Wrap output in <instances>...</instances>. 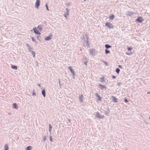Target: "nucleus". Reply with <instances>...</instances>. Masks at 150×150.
<instances>
[{"label": "nucleus", "mask_w": 150, "mask_h": 150, "mask_svg": "<svg viewBox=\"0 0 150 150\" xmlns=\"http://www.w3.org/2000/svg\"><path fill=\"white\" fill-rule=\"evenodd\" d=\"M149 119H150V117H149Z\"/></svg>", "instance_id": "nucleus-38"}, {"label": "nucleus", "mask_w": 150, "mask_h": 150, "mask_svg": "<svg viewBox=\"0 0 150 150\" xmlns=\"http://www.w3.org/2000/svg\"><path fill=\"white\" fill-rule=\"evenodd\" d=\"M38 29H39V30L41 31L42 29V28L40 26H38Z\"/></svg>", "instance_id": "nucleus-24"}, {"label": "nucleus", "mask_w": 150, "mask_h": 150, "mask_svg": "<svg viewBox=\"0 0 150 150\" xmlns=\"http://www.w3.org/2000/svg\"><path fill=\"white\" fill-rule=\"evenodd\" d=\"M114 17V16L113 15H112L109 17V18L110 19L113 20Z\"/></svg>", "instance_id": "nucleus-12"}, {"label": "nucleus", "mask_w": 150, "mask_h": 150, "mask_svg": "<svg viewBox=\"0 0 150 150\" xmlns=\"http://www.w3.org/2000/svg\"><path fill=\"white\" fill-rule=\"evenodd\" d=\"M96 117L97 118L101 119L103 118L104 117V116H100V114L98 112L96 113Z\"/></svg>", "instance_id": "nucleus-4"}, {"label": "nucleus", "mask_w": 150, "mask_h": 150, "mask_svg": "<svg viewBox=\"0 0 150 150\" xmlns=\"http://www.w3.org/2000/svg\"><path fill=\"white\" fill-rule=\"evenodd\" d=\"M40 0H37L35 3V7L37 8H38L39 6L40 5Z\"/></svg>", "instance_id": "nucleus-3"}, {"label": "nucleus", "mask_w": 150, "mask_h": 150, "mask_svg": "<svg viewBox=\"0 0 150 150\" xmlns=\"http://www.w3.org/2000/svg\"><path fill=\"white\" fill-rule=\"evenodd\" d=\"M65 16L66 18H67V16H66V15H65Z\"/></svg>", "instance_id": "nucleus-36"}, {"label": "nucleus", "mask_w": 150, "mask_h": 150, "mask_svg": "<svg viewBox=\"0 0 150 150\" xmlns=\"http://www.w3.org/2000/svg\"><path fill=\"white\" fill-rule=\"evenodd\" d=\"M147 93V94H149V93L150 94V93L149 92H148Z\"/></svg>", "instance_id": "nucleus-34"}, {"label": "nucleus", "mask_w": 150, "mask_h": 150, "mask_svg": "<svg viewBox=\"0 0 150 150\" xmlns=\"http://www.w3.org/2000/svg\"><path fill=\"white\" fill-rule=\"evenodd\" d=\"M42 94L44 97H45V91L43 90L42 91Z\"/></svg>", "instance_id": "nucleus-17"}, {"label": "nucleus", "mask_w": 150, "mask_h": 150, "mask_svg": "<svg viewBox=\"0 0 150 150\" xmlns=\"http://www.w3.org/2000/svg\"><path fill=\"white\" fill-rule=\"evenodd\" d=\"M105 25L109 28H113V26L112 24L109 23H106Z\"/></svg>", "instance_id": "nucleus-2"}, {"label": "nucleus", "mask_w": 150, "mask_h": 150, "mask_svg": "<svg viewBox=\"0 0 150 150\" xmlns=\"http://www.w3.org/2000/svg\"><path fill=\"white\" fill-rule=\"evenodd\" d=\"M33 95H35V93H33Z\"/></svg>", "instance_id": "nucleus-31"}, {"label": "nucleus", "mask_w": 150, "mask_h": 150, "mask_svg": "<svg viewBox=\"0 0 150 150\" xmlns=\"http://www.w3.org/2000/svg\"><path fill=\"white\" fill-rule=\"evenodd\" d=\"M136 21H138L139 23H142L144 21V19L142 17H138L136 19Z\"/></svg>", "instance_id": "nucleus-1"}, {"label": "nucleus", "mask_w": 150, "mask_h": 150, "mask_svg": "<svg viewBox=\"0 0 150 150\" xmlns=\"http://www.w3.org/2000/svg\"><path fill=\"white\" fill-rule=\"evenodd\" d=\"M11 67L13 69H14L15 70L17 69V67L16 66L12 65L11 66Z\"/></svg>", "instance_id": "nucleus-9"}, {"label": "nucleus", "mask_w": 150, "mask_h": 150, "mask_svg": "<svg viewBox=\"0 0 150 150\" xmlns=\"http://www.w3.org/2000/svg\"><path fill=\"white\" fill-rule=\"evenodd\" d=\"M32 54L33 55V57H34L35 56V53L34 52L32 51Z\"/></svg>", "instance_id": "nucleus-23"}, {"label": "nucleus", "mask_w": 150, "mask_h": 150, "mask_svg": "<svg viewBox=\"0 0 150 150\" xmlns=\"http://www.w3.org/2000/svg\"><path fill=\"white\" fill-rule=\"evenodd\" d=\"M99 86L101 89H103V88H105L104 86L102 85L101 84H100L99 85Z\"/></svg>", "instance_id": "nucleus-18"}, {"label": "nucleus", "mask_w": 150, "mask_h": 150, "mask_svg": "<svg viewBox=\"0 0 150 150\" xmlns=\"http://www.w3.org/2000/svg\"><path fill=\"white\" fill-rule=\"evenodd\" d=\"M95 95L96 97H97L98 98V100L100 101H101V98L100 96L98 95L97 93H96L95 94Z\"/></svg>", "instance_id": "nucleus-7"}, {"label": "nucleus", "mask_w": 150, "mask_h": 150, "mask_svg": "<svg viewBox=\"0 0 150 150\" xmlns=\"http://www.w3.org/2000/svg\"><path fill=\"white\" fill-rule=\"evenodd\" d=\"M118 67H119L120 68H122V66H121V65H119V66H118Z\"/></svg>", "instance_id": "nucleus-29"}, {"label": "nucleus", "mask_w": 150, "mask_h": 150, "mask_svg": "<svg viewBox=\"0 0 150 150\" xmlns=\"http://www.w3.org/2000/svg\"><path fill=\"white\" fill-rule=\"evenodd\" d=\"M52 35L51 34L49 36L46 37L45 38V40H51L52 38Z\"/></svg>", "instance_id": "nucleus-5"}, {"label": "nucleus", "mask_w": 150, "mask_h": 150, "mask_svg": "<svg viewBox=\"0 0 150 150\" xmlns=\"http://www.w3.org/2000/svg\"><path fill=\"white\" fill-rule=\"evenodd\" d=\"M32 40H33V41H35L34 39L33 38H32Z\"/></svg>", "instance_id": "nucleus-30"}, {"label": "nucleus", "mask_w": 150, "mask_h": 150, "mask_svg": "<svg viewBox=\"0 0 150 150\" xmlns=\"http://www.w3.org/2000/svg\"><path fill=\"white\" fill-rule=\"evenodd\" d=\"M13 107L16 109H17L18 107V106L17 105V104L16 103H13Z\"/></svg>", "instance_id": "nucleus-13"}, {"label": "nucleus", "mask_w": 150, "mask_h": 150, "mask_svg": "<svg viewBox=\"0 0 150 150\" xmlns=\"http://www.w3.org/2000/svg\"><path fill=\"white\" fill-rule=\"evenodd\" d=\"M46 8H47V10L48 11H49V8H48V7L47 4H46Z\"/></svg>", "instance_id": "nucleus-25"}, {"label": "nucleus", "mask_w": 150, "mask_h": 150, "mask_svg": "<svg viewBox=\"0 0 150 150\" xmlns=\"http://www.w3.org/2000/svg\"><path fill=\"white\" fill-rule=\"evenodd\" d=\"M132 52H131L130 53H126V54L128 55H129L130 54H132Z\"/></svg>", "instance_id": "nucleus-26"}, {"label": "nucleus", "mask_w": 150, "mask_h": 150, "mask_svg": "<svg viewBox=\"0 0 150 150\" xmlns=\"http://www.w3.org/2000/svg\"><path fill=\"white\" fill-rule=\"evenodd\" d=\"M83 97V96L82 95H81L79 97V99L81 102H82L83 101V100H82Z\"/></svg>", "instance_id": "nucleus-10"}, {"label": "nucleus", "mask_w": 150, "mask_h": 150, "mask_svg": "<svg viewBox=\"0 0 150 150\" xmlns=\"http://www.w3.org/2000/svg\"><path fill=\"white\" fill-rule=\"evenodd\" d=\"M69 69H70L71 72L73 74H74V71L72 69V67L71 66H69L68 67Z\"/></svg>", "instance_id": "nucleus-8"}, {"label": "nucleus", "mask_w": 150, "mask_h": 150, "mask_svg": "<svg viewBox=\"0 0 150 150\" xmlns=\"http://www.w3.org/2000/svg\"><path fill=\"white\" fill-rule=\"evenodd\" d=\"M84 1H86V0H84Z\"/></svg>", "instance_id": "nucleus-37"}, {"label": "nucleus", "mask_w": 150, "mask_h": 150, "mask_svg": "<svg viewBox=\"0 0 150 150\" xmlns=\"http://www.w3.org/2000/svg\"><path fill=\"white\" fill-rule=\"evenodd\" d=\"M105 47L106 49H108L110 48H111V46L109 45L108 44H106L105 45Z\"/></svg>", "instance_id": "nucleus-14"}, {"label": "nucleus", "mask_w": 150, "mask_h": 150, "mask_svg": "<svg viewBox=\"0 0 150 150\" xmlns=\"http://www.w3.org/2000/svg\"><path fill=\"white\" fill-rule=\"evenodd\" d=\"M125 102V103H127L128 102V101L126 99H125V101H124Z\"/></svg>", "instance_id": "nucleus-27"}, {"label": "nucleus", "mask_w": 150, "mask_h": 150, "mask_svg": "<svg viewBox=\"0 0 150 150\" xmlns=\"http://www.w3.org/2000/svg\"><path fill=\"white\" fill-rule=\"evenodd\" d=\"M44 140H45L46 139V138L45 137L44 138Z\"/></svg>", "instance_id": "nucleus-32"}, {"label": "nucleus", "mask_w": 150, "mask_h": 150, "mask_svg": "<svg viewBox=\"0 0 150 150\" xmlns=\"http://www.w3.org/2000/svg\"><path fill=\"white\" fill-rule=\"evenodd\" d=\"M67 12H68V13H67V15H68V13H69L68 11H67Z\"/></svg>", "instance_id": "nucleus-35"}, {"label": "nucleus", "mask_w": 150, "mask_h": 150, "mask_svg": "<svg viewBox=\"0 0 150 150\" xmlns=\"http://www.w3.org/2000/svg\"><path fill=\"white\" fill-rule=\"evenodd\" d=\"M120 71V69H119L118 68H117L116 70V71L118 74L119 73Z\"/></svg>", "instance_id": "nucleus-20"}, {"label": "nucleus", "mask_w": 150, "mask_h": 150, "mask_svg": "<svg viewBox=\"0 0 150 150\" xmlns=\"http://www.w3.org/2000/svg\"><path fill=\"white\" fill-rule=\"evenodd\" d=\"M105 53L106 54H107L108 53H110V52L109 50H105Z\"/></svg>", "instance_id": "nucleus-22"}, {"label": "nucleus", "mask_w": 150, "mask_h": 150, "mask_svg": "<svg viewBox=\"0 0 150 150\" xmlns=\"http://www.w3.org/2000/svg\"><path fill=\"white\" fill-rule=\"evenodd\" d=\"M112 97L113 98V101L115 102H117V99L115 97H114L113 96H112Z\"/></svg>", "instance_id": "nucleus-11"}, {"label": "nucleus", "mask_w": 150, "mask_h": 150, "mask_svg": "<svg viewBox=\"0 0 150 150\" xmlns=\"http://www.w3.org/2000/svg\"><path fill=\"white\" fill-rule=\"evenodd\" d=\"M112 78H113V79H115L116 78V76H112Z\"/></svg>", "instance_id": "nucleus-28"}, {"label": "nucleus", "mask_w": 150, "mask_h": 150, "mask_svg": "<svg viewBox=\"0 0 150 150\" xmlns=\"http://www.w3.org/2000/svg\"><path fill=\"white\" fill-rule=\"evenodd\" d=\"M33 30L34 31V33H35L39 35H40V33L39 32V31L38 30H37L36 28H34Z\"/></svg>", "instance_id": "nucleus-6"}, {"label": "nucleus", "mask_w": 150, "mask_h": 150, "mask_svg": "<svg viewBox=\"0 0 150 150\" xmlns=\"http://www.w3.org/2000/svg\"><path fill=\"white\" fill-rule=\"evenodd\" d=\"M4 150H8V146L7 144H5L4 146Z\"/></svg>", "instance_id": "nucleus-15"}, {"label": "nucleus", "mask_w": 150, "mask_h": 150, "mask_svg": "<svg viewBox=\"0 0 150 150\" xmlns=\"http://www.w3.org/2000/svg\"><path fill=\"white\" fill-rule=\"evenodd\" d=\"M127 49L129 51L131 50L132 49V48H131L130 47H129V46L127 47Z\"/></svg>", "instance_id": "nucleus-21"}, {"label": "nucleus", "mask_w": 150, "mask_h": 150, "mask_svg": "<svg viewBox=\"0 0 150 150\" xmlns=\"http://www.w3.org/2000/svg\"><path fill=\"white\" fill-rule=\"evenodd\" d=\"M32 148V147L31 146H28L27 149H26V150H31Z\"/></svg>", "instance_id": "nucleus-16"}, {"label": "nucleus", "mask_w": 150, "mask_h": 150, "mask_svg": "<svg viewBox=\"0 0 150 150\" xmlns=\"http://www.w3.org/2000/svg\"><path fill=\"white\" fill-rule=\"evenodd\" d=\"M50 141H52V139L51 138Z\"/></svg>", "instance_id": "nucleus-33"}, {"label": "nucleus", "mask_w": 150, "mask_h": 150, "mask_svg": "<svg viewBox=\"0 0 150 150\" xmlns=\"http://www.w3.org/2000/svg\"><path fill=\"white\" fill-rule=\"evenodd\" d=\"M49 132H50L51 131V129H52V127L50 124L49 125Z\"/></svg>", "instance_id": "nucleus-19"}]
</instances>
